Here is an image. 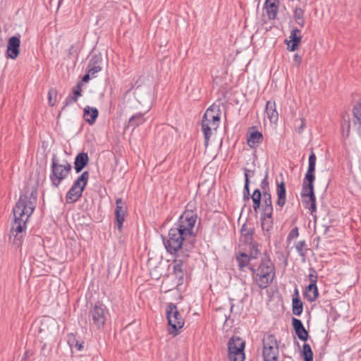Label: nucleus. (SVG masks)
I'll return each mask as SVG.
<instances>
[{
	"label": "nucleus",
	"mask_w": 361,
	"mask_h": 361,
	"mask_svg": "<svg viewBox=\"0 0 361 361\" xmlns=\"http://www.w3.org/2000/svg\"><path fill=\"white\" fill-rule=\"evenodd\" d=\"M299 235V231H298V227H295L293 228L290 231V233H288V236H287V242L288 243H290V241L294 239V238H298Z\"/></svg>",
	"instance_id": "nucleus-46"
},
{
	"label": "nucleus",
	"mask_w": 361,
	"mask_h": 361,
	"mask_svg": "<svg viewBox=\"0 0 361 361\" xmlns=\"http://www.w3.org/2000/svg\"><path fill=\"white\" fill-rule=\"evenodd\" d=\"M316 161V155L313 149H312L309 156L308 169L302 181L301 192V197L305 207L310 210L311 214H313L317 211L316 197L314 192Z\"/></svg>",
	"instance_id": "nucleus-3"
},
{
	"label": "nucleus",
	"mask_w": 361,
	"mask_h": 361,
	"mask_svg": "<svg viewBox=\"0 0 361 361\" xmlns=\"http://www.w3.org/2000/svg\"><path fill=\"white\" fill-rule=\"evenodd\" d=\"M302 354L305 361H313V353L309 344L305 343L303 345Z\"/></svg>",
	"instance_id": "nucleus-38"
},
{
	"label": "nucleus",
	"mask_w": 361,
	"mask_h": 361,
	"mask_svg": "<svg viewBox=\"0 0 361 361\" xmlns=\"http://www.w3.org/2000/svg\"><path fill=\"white\" fill-rule=\"evenodd\" d=\"M323 227H324V235H326V234L328 233V231H329V230L330 226H326V225H324V226H323Z\"/></svg>",
	"instance_id": "nucleus-57"
},
{
	"label": "nucleus",
	"mask_w": 361,
	"mask_h": 361,
	"mask_svg": "<svg viewBox=\"0 0 361 361\" xmlns=\"http://www.w3.org/2000/svg\"><path fill=\"white\" fill-rule=\"evenodd\" d=\"M194 204H195L192 202H190L187 204L185 211L179 217L173 227H176L178 230L195 240L197 235L195 231V226L197 216L196 212L192 209Z\"/></svg>",
	"instance_id": "nucleus-5"
},
{
	"label": "nucleus",
	"mask_w": 361,
	"mask_h": 361,
	"mask_svg": "<svg viewBox=\"0 0 361 361\" xmlns=\"http://www.w3.org/2000/svg\"><path fill=\"white\" fill-rule=\"evenodd\" d=\"M250 180L246 176V180L245 181V185L243 188V199L244 200H248L250 197Z\"/></svg>",
	"instance_id": "nucleus-45"
},
{
	"label": "nucleus",
	"mask_w": 361,
	"mask_h": 361,
	"mask_svg": "<svg viewBox=\"0 0 361 361\" xmlns=\"http://www.w3.org/2000/svg\"><path fill=\"white\" fill-rule=\"evenodd\" d=\"M253 282L261 290L267 288L276 278V267L269 256L264 253L259 262L250 267Z\"/></svg>",
	"instance_id": "nucleus-4"
},
{
	"label": "nucleus",
	"mask_w": 361,
	"mask_h": 361,
	"mask_svg": "<svg viewBox=\"0 0 361 361\" xmlns=\"http://www.w3.org/2000/svg\"><path fill=\"white\" fill-rule=\"evenodd\" d=\"M235 259L238 263L239 270L240 271H245V267H247L250 270V267H252V266L256 265L252 262V259L249 257L247 253L245 252H239L236 255Z\"/></svg>",
	"instance_id": "nucleus-15"
},
{
	"label": "nucleus",
	"mask_w": 361,
	"mask_h": 361,
	"mask_svg": "<svg viewBox=\"0 0 361 361\" xmlns=\"http://www.w3.org/2000/svg\"><path fill=\"white\" fill-rule=\"evenodd\" d=\"M188 257V254H184L182 259L179 257H175L173 261V275L178 280L177 285H181L183 283V280L186 274V263L185 259Z\"/></svg>",
	"instance_id": "nucleus-10"
},
{
	"label": "nucleus",
	"mask_w": 361,
	"mask_h": 361,
	"mask_svg": "<svg viewBox=\"0 0 361 361\" xmlns=\"http://www.w3.org/2000/svg\"><path fill=\"white\" fill-rule=\"evenodd\" d=\"M293 61L297 66H299L302 62V57L298 54H295L293 56Z\"/></svg>",
	"instance_id": "nucleus-53"
},
{
	"label": "nucleus",
	"mask_w": 361,
	"mask_h": 361,
	"mask_svg": "<svg viewBox=\"0 0 361 361\" xmlns=\"http://www.w3.org/2000/svg\"><path fill=\"white\" fill-rule=\"evenodd\" d=\"M296 298H293V312L295 315H300L302 312V302L298 298V290H295Z\"/></svg>",
	"instance_id": "nucleus-31"
},
{
	"label": "nucleus",
	"mask_w": 361,
	"mask_h": 361,
	"mask_svg": "<svg viewBox=\"0 0 361 361\" xmlns=\"http://www.w3.org/2000/svg\"><path fill=\"white\" fill-rule=\"evenodd\" d=\"M243 170L245 172V181L246 180V176L247 177V179L250 180V177H252L255 175V170L248 169L246 168H245Z\"/></svg>",
	"instance_id": "nucleus-52"
},
{
	"label": "nucleus",
	"mask_w": 361,
	"mask_h": 361,
	"mask_svg": "<svg viewBox=\"0 0 361 361\" xmlns=\"http://www.w3.org/2000/svg\"><path fill=\"white\" fill-rule=\"evenodd\" d=\"M300 121V125L297 128V131L299 134H301L305 128L306 121L304 118H301Z\"/></svg>",
	"instance_id": "nucleus-51"
},
{
	"label": "nucleus",
	"mask_w": 361,
	"mask_h": 361,
	"mask_svg": "<svg viewBox=\"0 0 361 361\" xmlns=\"http://www.w3.org/2000/svg\"><path fill=\"white\" fill-rule=\"evenodd\" d=\"M25 235V233H14L9 234V241L15 245L17 247L22 245L23 240Z\"/></svg>",
	"instance_id": "nucleus-33"
},
{
	"label": "nucleus",
	"mask_w": 361,
	"mask_h": 361,
	"mask_svg": "<svg viewBox=\"0 0 361 361\" xmlns=\"http://www.w3.org/2000/svg\"><path fill=\"white\" fill-rule=\"evenodd\" d=\"M116 225L119 231H121L123 224L125 221V216L127 212L126 204L121 198H118L116 201Z\"/></svg>",
	"instance_id": "nucleus-11"
},
{
	"label": "nucleus",
	"mask_w": 361,
	"mask_h": 361,
	"mask_svg": "<svg viewBox=\"0 0 361 361\" xmlns=\"http://www.w3.org/2000/svg\"><path fill=\"white\" fill-rule=\"evenodd\" d=\"M72 169L71 164L67 160L61 161L56 154L51 157V173L49 178L51 185L58 188L61 183L65 180Z\"/></svg>",
	"instance_id": "nucleus-6"
},
{
	"label": "nucleus",
	"mask_w": 361,
	"mask_h": 361,
	"mask_svg": "<svg viewBox=\"0 0 361 361\" xmlns=\"http://www.w3.org/2000/svg\"><path fill=\"white\" fill-rule=\"evenodd\" d=\"M63 1V0H59V5H60V4H61V1Z\"/></svg>",
	"instance_id": "nucleus-60"
},
{
	"label": "nucleus",
	"mask_w": 361,
	"mask_h": 361,
	"mask_svg": "<svg viewBox=\"0 0 361 361\" xmlns=\"http://www.w3.org/2000/svg\"><path fill=\"white\" fill-rule=\"evenodd\" d=\"M166 316H179L183 314L179 310L178 307L173 303H168L165 308Z\"/></svg>",
	"instance_id": "nucleus-35"
},
{
	"label": "nucleus",
	"mask_w": 361,
	"mask_h": 361,
	"mask_svg": "<svg viewBox=\"0 0 361 361\" xmlns=\"http://www.w3.org/2000/svg\"><path fill=\"white\" fill-rule=\"evenodd\" d=\"M264 7L267 11V16L269 19H274L278 13V1L277 0H266Z\"/></svg>",
	"instance_id": "nucleus-23"
},
{
	"label": "nucleus",
	"mask_w": 361,
	"mask_h": 361,
	"mask_svg": "<svg viewBox=\"0 0 361 361\" xmlns=\"http://www.w3.org/2000/svg\"><path fill=\"white\" fill-rule=\"evenodd\" d=\"M247 255L251 259L255 260L258 258L259 255H260V250L259 248V245L257 243H255L250 245H247Z\"/></svg>",
	"instance_id": "nucleus-32"
},
{
	"label": "nucleus",
	"mask_w": 361,
	"mask_h": 361,
	"mask_svg": "<svg viewBox=\"0 0 361 361\" xmlns=\"http://www.w3.org/2000/svg\"><path fill=\"white\" fill-rule=\"evenodd\" d=\"M89 157L87 152L79 153L75 158L74 169L76 173H80L88 164Z\"/></svg>",
	"instance_id": "nucleus-18"
},
{
	"label": "nucleus",
	"mask_w": 361,
	"mask_h": 361,
	"mask_svg": "<svg viewBox=\"0 0 361 361\" xmlns=\"http://www.w3.org/2000/svg\"><path fill=\"white\" fill-rule=\"evenodd\" d=\"M263 135L258 130H254L247 135V142L250 147L255 148L262 142Z\"/></svg>",
	"instance_id": "nucleus-20"
},
{
	"label": "nucleus",
	"mask_w": 361,
	"mask_h": 361,
	"mask_svg": "<svg viewBox=\"0 0 361 361\" xmlns=\"http://www.w3.org/2000/svg\"><path fill=\"white\" fill-rule=\"evenodd\" d=\"M88 72L91 74V76L93 78L94 75L99 72L102 70L101 66H87Z\"/></svg>",
	"instance_id": "nucleus-49"
},
{
	"label": "nucleus",
	"mask_w": 361,
	"mask_h": 361,
	"mask_svg": "<svg viewBox=\"0 0 361 361\" xmlns=\"http://www.w3.org/2000/svg\"><path fill=\"white\" fill-rule=\"evenodd\" d=\"M349 131H350V123H348V134H347V135H348Z\"/></svg>",
	"instance_id": "nucleus-59"
},
{
	"label": "nucleus",
	"mask_w": 361,
	"mask_h": 361,
	"mask_svg": "<svg viewBox=\"0 0 361 361\" xmlns=\"http://www.w3.org/2000/svg\"><path fill=\"white\" fill-rule=\"evenodd\" d=\"M82 84L78 82L72 90V94H69L65 102L62 109H64L66 106L73 104L78 101L79 97L82 95Z\"/></svg>",
	"instance_id": "nucleus-17"
},
{
	"label": "nucleus",
	"mask_w": 361,
	"mask_h": 361,
	"mask_svg": "<svg viewBox=\"0 0 361 361\" xmlns=\"http://www.w3.org/2000/svg\"><path fill=\"white\" fill-rule=\"evenodd\" d=\"M74 51H75V47H74V45H71L68 50V54L73 55Z\"/></svg>",
	"instance_id": "nucleus-56"
},
{
	"label": "nucleus",
	"mask_w": 361,
	"mask_h": 361,
	"mask_svg": "<svg viewBox=\"0 0 361 361\" xmlns=\"http://www.w3.org/2000/svg\"><path fill=\"white\" fill-rule=\"evenodd\" d=\"M56 90L54 89H51L48 92L49 96V103L51 106H54L56 102Z\"/></svg>",
	"instance_id": "nucleus-48"
},
{
	"label": "nucleus",
	"mask_w": 361,
	"mask_h": 361,
	"mask_svg": "<svg viewBox=\"0 0 361 361\" xmlns=\"http://www.w3.org/2000/svg\"><path fill=\"white\" fill-rule=\"evenodd\" d=\"M260 187L262 190V193H264V192H270L269 183L268 181V171L266 172L264 178L261 181Z\"/></svg>",
	"instance_id": "nucleus-43"
},
{
	"label": "nucleus",
	"mask_w": 361,
	"mask_h": 361,
	"mask_svg": "<svg viewBox=\"0 0 361 361\" xmlns=\"http://www.w3.org/2000/svg\"><path fill=\"white\" fill-rule=\"evenodd\" d=\"M90 77H92L91 74L87 71V73L82 77V81L84 82H87L90 80Z\"/></svg>",
	"instance_id": "nucleus-54"
},
{
	"label": "nucleus",
	"mask_w": 361,
	"mask_h": 361,
	"mask_svg": "<svg viewBox=\"0 0 361 361\" xmlns=\"http://www.w3.org/2000/svg\"><path fill=\"white\" fill-rule=\"evenodd\" d=\"M254 229L247 228L246 224H244L241 228L240 242L244 243L247 245L255 243L253 242Z\"/></svg>",
	"instance_id": "nucleus-21"
},
{
	"label": "nucleus",
	"mask_w": 361,
	"mask_h": 361,
	"mask_svg": "<svg viewBox=\"0 0 361 361\" xmlns=\"http://www.w3.org/2000/svg\"><path fill=\"white\" fill-rule=\"evenodd\" d=\"M92 321L94 324L100 328L105 323V317H92Z\"/></svg>",
	"instance_id": "nucleus-50"
},
{
	"label": "nucleus",
	"mask_w": 361,
	"mask_h": 361,
	"mask_svg": "<svg viewBox=\"0 0 361 361\" xmlns=\"http://www.w3.org/2000/svg\"><path fill=\"white\" fill-rule=\"evenodd\" d=\"M166 252L175 257H180V253L186 254L194 247L195 240L178 230L176 227L169 229L168 235L162 237Z\"/></svg>",
	"instance_id": "nucleus-2"
},
{
	"label": "nucleus",
	"mask_w": 361,
	"mask_h": 361,
	"mask_svg": "<svg viewBox=\"0 0 361 361\" xmlns=\"http://www.w3.org/2000/svg\"><path fill=\"white\" fill-rule=\"evenodd\" d=\"M289 41L286 40L288 45L287 49L290 51H294L298 48L302 39L301 31L298 28H294L290 32Z\"/></svg>",
	"instance_id": "nucleus-13"
},
{
	"label": "nucleus",
	"mask_w": 361,
	"mask_h": 361,
	"mask_svg": "<svg viewBox=\"0 0 361 361\" xmlns=\"http://www.w3.org/2000/svg\"><path fill=\"white\" fill-rule=\"evenodd\" d=\"M353 115L357 120L358 126H361V103H358L354 106Z\"/></svg>",
	"instance_id": "nucleus-42"
},
{
	"label": "nucleus",
	"mask_w": 361,
	"mask_h": 361,
	"mask_svg": "<svg viewBox=\"0 0 361 361\" xmlns=\"http://www.w3.org/2000/svg\"><path fill=\"white\" fill-rule=\"evenodd\" d=\"M261 226L264 231L269 232L273 228V218L261 217Z\"/></svg>",
	"instance_id": "nucleus-39"
},
{
	"label": "nucleus",
	"mask_w": 361,
	"mask_h": 361,
	"mask_svg": "<svg viewBox=\"0 0 361 361\" xmlns=\"http://www.w3.org/2000/svg\"><path fill=\"white\" fill-rule=\"evenodd\" d=\"M262 194L259 189L257 188L254 190L252 195H251V198L253 202V209L257 213L258 209L261 206Z\"/></svg>",
	"instance_id": "nucleus-30"
},
{
	"label": "nucleus",
	"mask_w": 361,
	"mask_h": 361,
	"mask_svg": "<svg viewBox=\"0 0 361 361\" xmlns=\"http://www.w3.org/2000/svg\"><path fill=\"white\" fill-rule=\"evenodd\" d=\"M145 121L146 119L144 117V114L142 113H137L129 118L126 128H132L133 129H135L139 126L143 124Z\"/></svg>",
	"instance_id": "nucleus-26"
},
{
	"label": "nucleus",
	"mask_w": 361,
	"mask_h": 361,
	"mask_svg": "<svg viewBox=\"0 0 361 361\" xmlns=\"http://www.w3.org/2000/svg\"><path fill=\"white\" fill-rule=\"evenodd\" d=\"M293 326L298 338L303 341H307L308 338V333L304 328L300 320L293 317Z\"/></svg>",
	"instance_id": "nucleus-22"
},
{
	"label": "nucleus",
	"mask_w": 361,
	"mask_h": 361,
	"mask_svg": "<svg viewBox=\"0 0 361 361\" xmlns=\"http://www.w3.org/2000/svg\"><path fill=\"white\" fill-rule=\"evenodd\" d=\"M265 111L271 123H276L278 121L279 114L276 111V102L274 101L270 100L267 102Z\"/></svg>",
	"instance_id": "nucleus-19"
},
{
	"label": "nucleus",
	"mask_w": 361,
	"mask_h": 361,
	"mask_svg": "<svg viewBox=\"0 0 361 361\" xmlns=\"http://www.w3.org/2000/svg\"><path fill=\"white\" fill-rule=\"evenodd\" d=\"M264 361H281L279 341L275 336L266 334L262 339Z\"/></svg>",
	"instance_id": "nucleus-8"
},
{
	"label": "nucleus",
	"mask_w": 361,
	"mask_h": 361,
	"mask_svg": "<svg viewBox=\"0 0 361 361\" xmlns=\"http://www.w3.org/2000/svg\"><path fill=\"white\" fill-rule=\"evenodd\" d=\"M308 279L310 281L309 285H317V279H318V274L317 271L312 268L310 267L309 269V274H308Z\"/></svg>",
	"instance_id": "nucleus-40"
},
{
	"label": "nucleus",
	"mask_w": 361,
	"mask_h": 361,
	"mask_svg": "<svg viewBox=\"0 0 361 361\" xmlns=\"http://www.w3.org/2000/svg\"><path fill=\"white\" fill-rule=\"evenodd\" d=\"M37 197V190L35 187H25L23 194L20 196L13 209L14 221L11 233H25L26 223L35 209Z\"/></svg>",
	"instance_id": "nucleus-1"
},
{
	"label": "nucleus",
	"mask_w": 361,
	"mask_h": 361,
	"mask_svg": "<svg viewBox=\"0 0 361 361\" xmlns=\"http://www.w3.org/2000/svg\"><path fill=\"white\" fill-rule=\"evenodd\" d=\"M305 240H300L295 245V247L299 255L302 257V261L305 260L308 248Z\"/></svg>",
	"instance_id": "nucleus-34"
},
{
	"label": "nucleus",
	"mask_w": 361,
	"mask_h": 361,
	"mask_svg": "<svg viewBox=\"0 0 361 361\" xmlns=\"http://www.w3.org/2000/svg\"><path fill=\"white\" fill-rule=\"evenodd\" d=\"M230 310H231V313L233 314L234 315L240 314V312H238V310H236V309H235V305L233 304L231 305Z\"/></svg>",
	"instance_id": "nucleus-55"
},
{
	"label": "nucleus",
	"mask_w": 361,
	"mask_h": 361,
	"mask_svg": "<svg viewBox=\"0 0 361 361\" xmlns=\"http://www.w3.org/2000/svg\"><path fill=\"white\" fill-rule=\"evenodd\" d=\"M99 112L96 108L86 106L83 110V118L90 125L94 123Z\"/></svg>",
	"instance_id": "nucleus-24"
},
{
	"label": "nucleus",
	"mask_w": 361,
	"mask_h": 361,
	"mask_svg": "<svg viewBox=\"0 0 361 361\" xmlns=\"http://www.w3.org/2000/svg\"><path fill=\"white\" fill-rule=\"evenodd\" d=\"M294 19L300 27L305 25L304 10L301 8H296L294 11Z\"/></svg>",
	"instance_id": "nucleus-37"
},
{
	"label": "nucleus",
	"mask_w": 361,
	"mask_h": 361,
	"mask_svg": "<svg viewBox=\"0 0 361 361\" xmlns=\"http://www.w3.org/2000/svg\"><path fill=\"white\" fill-rule=\"evenodd\" d=\"M168 320V331L170 334L176 336L183 327L185 321L183 317H166Z\"/></svg>",
	"instance_id": "nucleus-14"
},
{
	"label": "nucleus",
	"mask_w": 361,
	"mask_h": 361,
	"mask_svg": "<svg viewBox=\"0 0 361 361\" xmlns=\"http://www.w3.org/2000/svg\"><path fill=\"white\" fill-rule=\"evenodd\" d=\"M262 194L263 197V206L272 205L271 195V192H264Z\"/></svg>",
	"instance_id": "nucleus-47"
},
{
	"label": "nucleus",
	"mask_w": 361,
	"mask_h": 361,
	"mask_svg": "<svg viewBox=\"0 0 361 361\" xmlns=\"http://www.w3.org/2000/svg\"><path fill=\"white\" fill-rule=\"evenodd\" d=\"M20 40L19 36L11 37L8 42L6 55L8 58L15 59L19 54Z\"/></svg>",
	"instance_id": "nucleus-12"
},
{
	"label": "nucleus",
	"mask_w": 361,
	"mask_h": 361,
	"mask_svg": "<svg viewBox=\"0 0 361 361\" xmlns=\"http://www.w3.org/2000/svg\"><path fill=\"white\" fill-rule=\"evenodd\" d=\"M102 61V57L101 54H94L92 56L89 61V66H100Z\"/></svg>",
	"instance_id": "nucleus-44"
},
{
	"label": "nucleus",
	"mask_w": 361,
	"mask_h": 361,
	"mask_svg": "<svg viewBox=\"0 0 361 361\" xmlns=\"http://www.w3.org/2000/svg\"><path fill=\"white\" fill-rule=\"evenodd\" d=\"M245 341L240 337L233 336L228 343V357L230 361H244Z\"/></svg>",
	"instance_id": "nucleus-9"
},
{
	"label": "nucleus",
	"mask_w": 361,
	"mask_h": 361,
	"mask_svg": "<svg viewBox=\"0 0 361 361\" xmlns=\"http://www.w3.org/2000/svg\"><path fill=\"white\" fill-rule=\"evenodd\" d=\"M68 343L69 346L72 348L73 347L76 348L79 351H81L83 349V343H79L77 341L75 335L74 334H70L68 335Z\"/></svg>",
	"instance_id": "nucleus-36"
},
{
	"label": "nucleus",
	"mask_w": 361,
	"mask_h": 361,
	"mask_svg": "<svg viewBox=\"0 0 361 361\" xmlns=\"http://www.w3.org/2000/svg\"><path fill=\"white\" fill-rule=\"evenodd\" d=\"M331 311L330 312V314H337V312L333 310V307H331Z\"/></svg>",
	"instance_id": "nucleus-58"
},
{
	"label": "nucleus",
	"mask_w": 361,
	"mask_h": 361,
	"mask_svg": "<svg viewBox=\"0 0 361 361\" xmlns=\"http://www.w3.org/2000/svg\"><path fill=\"white\" fill-rule=\"evenodd\" d=\"M89 173L88 171H84L78 178L74 181L72 188H82L84 190L86 187L88 180H89Z\"/></svg>",
	"instance_id": "nucleus-28"
},
{
	"label": "nucleus",
	"mask_w": 361,
	"mask_h": 361,
	"mask_svg": "<svg viewBox=\"0 0 361 361\" xmlns=\"http://www.w3.org/2000/svg\"><path fill=\"white\" fill-rule=\"evenodd\" d=\"M319 295L318 288L317 285H308L304 291L305 298L310 301H314Z\"/></svg>",
	"instance_id": "nucleus-27"
},
{
	"label": "nucleus",
	"mask_w": 361,
	"mask_h": 361,
	"mask_svg": "<svg viewBox=\"0 0 361 361\" xmlns=\"http://www.w3.org/2000/svg\"><path fill=\"white\" fill-rule=\"evenodd\" d=\"M220 121V109L219 106H211L205 111L202 121V130L204 137V145H209L212 130H216Z\"/></svg>",
	"instance_id": "nucleus-7"
},
{
	"label": "nucleus",
	"mask_w": 361,
	"mask_h": 361,
	"mask_svg": "<svg viewBox=\"0 0 361 361\" xmlns=\"http://www.w3.org/2000/svg\"><path fill=\"white\" fill-rule=\"evenodd\" d=\"M92 316H105L108 314V310L104 304L100 302L95 303L94 307L90 310Z\"/></svg>",
	"instance_id": "nucleus-29"
},
{
	"label": "nucleus",
	"mask_w": 361,
	"mask_h": 361,
	"mask_svg": "<svg viewBox=\"0 0 361 361\" xmlns=\"http://www.w3.org/2000/svg\"><path fill=\"white\" fill-rule=\"evenodd\" d=\"M276 194H277V200L276 205L280 208H282L285 206L286 203V185L283 181L279 183L276 181Z\"/></svg>",
	"instance_id": "nucleus-16"
},
{
	"label": "nucleus",
	"mask_w": 361,
	"mask_h": 361,
	"mask_svg": "<svg viewBox=\"0 0 361 361\" xmlns=\"http://www.w3.org/2000/svg\"><path fill=\"white\" fill-rule=\"evenodd\" d=\"M273 205L262 206L261 217L271 219L273 215Z\"/></svg>",
	"instance_id": "nucleus-41"
},
{
	"label": "nucleus",
	"mask_w": 361,
	"mask_h": 361,
	"mask_svg": "<svg viewBox=\"0 0 361 361\" xmlns=\"http://www.w3.org/2000/svg\"><path fill=\"white\" fill-rule=\"evenodd\" d=\"M82 188H74L71 187L66 195V203L72 204L77 202L82 196Z\"/></svg>",
	"instance_id": "nucleus-25"
},
{
	"label": "nucleus",
	"mask_w": 361,
	"mask_h": 361,
	"mask_svg": "<svg viewBox=\"0 0 361 361\" xmlns=\"http://www.w3.org/2000/svg\"><path fill=\"white\" fill-rule=\"evenodd\" d=\"M132 89H133V86H132V87H131L130 90H131ZM129 91H130V90H128V92H129Z\"/></svg>",
	"instance_id": "nucleus-61"
}]
</instances>
